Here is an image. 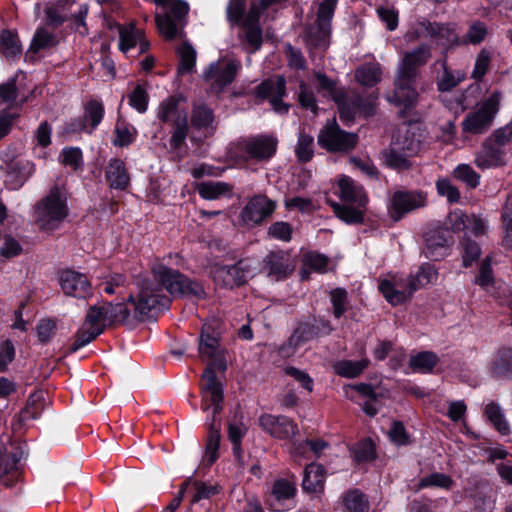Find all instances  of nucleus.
Returning a JSON list of instances; mask_svg holds the SVG:
<instances>
[{"label": "nucleus", "instance_id": "f257e3e1", "mask_svg": "<svg viewBox=\"0 0 512 512\" xmlns=\"http://www.w3.org/2000/svg\"><path fill=\"white\" fill-rule=\"evenodd\" d=\"M171 299L157 293L150 284L142 285L136 294L129 293L121 301H102V304L91 305L85 315L84 324L105 323L107 327L125 325L130 318L133 306V318L144 321L155 311L168 309Z\"/></svg>", "mask_w": 512, "mask_h": 512}, {"label": "nucleus", "instance_id": "f03ea898", "mask_svg": "<svg viewBox=\"0 0 512 512\" xmlns=\"http://www.w3.org/2000/svg\"><path fill=\"white\" fill-rule=\"evenodd\" d=\"M430 56V48L421 45L411 52H406L397 69L394 94L387 97V100L396 105H404V109L399 113V117L404 119L402 125L412 126L423 123L422 116L411 107L418 98L416 85L420 76L419 68L428 61Z\"/></svg>", "mask_w": 512, "mask_h": 512}, {"label": "nucleus", "instance_id": "7ed1b4c3", "mask_svg": "<svg viewBox=\"0 0 512 512\" xmlns=\"http://www.w3.org/2000/svg\"><path fill=\"white\" fill-rule=\"evenodd\" d=\"M151 273L157 285L167 291L174 299H186L199 302L207 298L203 283L190 278L178 269L171 268L162 263H156Z\"/></svg>", "mask_w": 512, "mask_h": 512}, {"label": "nucleus", "instance_id": "20e7f679", "mask_svg": "<svg viewBox=\"0 0 512 512\" xmlns=\"http://www.w3.org/2000/svg\"><path fill=\"white\" fill-rule=\"evenodd\" d=\"M319 90H325L338 105L339 117L345 125H350L356 116L371 117L376 112L374 100L365 99L358 93L348 95L343 89L336 86V82L324 73H315Z\"/></svg>", "mask_w": 512, "mask_h": 512}, {"label": "nucleus", "instance_id": "39448f33", "mask_svg": "<svg viewBox=\"0 0 512 512\" xmlns=\"http://www.w3.org/2000/svg\"><path fill=\"white\" fill-rule=\"evenodd\" d=\"M278 139L273 134H258L248 137H240L231 142L229 155L237 164H248L250 161L257 163L268 162L276 154Z\"/></svg>", "mask_w": 512, "mask_h": 512}, {"label": "nucleus", "instance_id": "423d86ee", "mask_svg": "<svg viewBox=\"0 0 512 512\" xmlns=\"http://www.w3.org/2000/svg\"><path fill=\"white\" fill-rule=\"evenodd\" d=\"M67 197L57 185L34 205L35 223L40 231L52 232L58 229L68 217Z\"/></svg>", "mask_w": 512, "mask_h": 512}, {"label": "nucleus", "instance_id": "0eeeda50", "mask_svg": "<svg viewBox=\"0 0 512 512\" xmlns=\"http://www.w3.org/2000/svg\"><path fill=\"white\" fill-rule=\"evenodd\" d=\"M437 277L438 273L434 266L430 263H424L420 266L416 275H409L407 277L406 289L399 290L395 283L389 279H384L379 283V291L389 304L397 306L405 303L412 297L414 292L432 283Z\"/></svg>", "mask_w": 512, "mask_h": 512}, {"label": "nucleus", "instance_id": "6e6552de", "mask_svg": "<svg viewBox=\"0 0 512 512\" xmlns=\"http://www.w3.org/2000/svg\"><path fill=\"white\" fill-rule=\"evenodd\" d=\"M512 130H494L475 154V165L482 169L506 165V146L511 142Z\"/></svg>", "mask_w": 512, "mask_h": 512}, {"label": "nucleus", "instance_id": "1a4fd4ad", "mask_svg": "<svg viewBox=\"0 0 512 512\" xmlns=\"http://www.w3.org/2000/svg\"><path fill=\"white\" fill-rule=\"evenodd\" d=\"M427 205V193L423 190L400 188L391 194L386 208L389 218L396 223Z\"/></svg>", "mask_w": 512, "mask_h": 512}, {"label": "nucleus", "instance_id": "9d476101", "mask_svg": "<svg viewBox=\"0 0 512 512\" xmlns=\"http://www.w3.org/2000/svg\"><path fill=\"white\" fill-rule=\"evenodd\" d=\"M198 352L202 358L209 359V363L202 373V379H205L206 372L209 369L213 373H216V370L226 371L225 350L220 347V337L216 335V331L211 325H203L201 329Z\"/></svg>", "mask_w": 512, "mask_h": 512}, {"label": "nucleus", "instance_id": "9b49d317", "mask_svg": "<svg viewBox=\"0 0 512 512\" xmlns=\"http://www.w3.org/2000/svg\"><path fill=\"white\" fill-rule=\"evenodd\" d=\"M201 393L203 410L207 411L212 407L208 424H215L217 428L221 429V420L218 419V416L223 410L224 390L216 373L210 369L206 372L205 379H202Z\"/></svg>", "mask_w": 512, "mask_h": 512}, {"label": "nucleus", "instance_id": "f8f14e48", "mask_svg": "<svg viewBox=\"0 0 512 512\" xmlns=\"http://www.w3.org/2000/svg\"><path fill=\"white\" fill-rule=\"evenodd\" d=\"M214 281L223 288L233 289L247 283L252 277V267L249 259H240L234 264H216L214 266Z\"/></svg>", "mask_w": 512, "mask_h": 512}, {"label": "nucleus", "instance_id": "ddd939ff", "mask_svg": "<svg viewBox=\"0 0 512 512\" xmlns=\"http://www.w3.org/2000/svg\"><path fill=\"white\" fill-rule=\"evenodd\" d=\"M277 208V202L266 194H256L250 197L241 209V220L248 226H261L269 220Z\"/></svg>", "mask_w": 512, "mask_h": 512}, {"label": "nucleus", "instance_id": "4468645a", "mask_svg": "<svg viewBox=\"0 0 512 512\" xmlns=\"http://www.w3.org/2000/svg\"><path fill=\"white\" fill-rule=\"evenodd\" d=\"M239 69L240 62L238 60L217 61L208 66L203 74V79L206 82H211L210 91L212 93L220 94L235 80Z\"/></svg>", "mask_w": 512, "mask_h": 512}, {"label": "nucleus", "instance_id": "2eb2a0df", "mask_svg": "<svg viewBox=\"0 0 512 512\" xmlns=\"http://www.w3.org/2000/svg\"><path fill=\"white\" fill-rule=\"evenodd\" d=\"M256 98L268 100L277 113H287L289 104L283 101L286 95V80L283 75H276L263 80L253 91Z\"/></svg>", "mask_w": 512, "mask_h": 512}, {"label": "nucleus", "instance_id": "dca6fc26", "mask_svg": "<svg viewBox=\"0 0 512 512\" xmlns=\"http://www.w3.org/2000/svg\"><path fill=\"white\" fill-rule=\"evenodd\" d=\"M258 424L265 433L278 440H290L299 433L297 423L286 415L263 413Z\"/></svg>", "mask_w": 512, "mask_h": 512}, {"label": "nucleus", "instance_id": "f3484780", "mask_svg": "<svg viewBox=\"0 0 512 512\" xmlns=\"http://www.w3.org/2000/svg\"><path fill=\"white\" fill-rule=\"evenodd\" d=\"M334 330L329 319L320 315H310L297 322L293 333L304 345L312 340L330 336Z\"/></svg>", "mask_w": 512, "mask_h": 512}, {"label": "nucleus", "instance_id": "a211bd4d", "mask_svg": "<svg viewBox=\"0 0 512 512\" xmlns=\"http://www.w3.org/2000/svg\"><path fill=\"white\" fill-rule=\"evenodd\" d=\"M59 284L66 296L86 300L93 296V287L87 275L73 269L60 272Z\"/></svg>", "mask_w": 512, "mask_h": 512}, {"label": "nucleus", "instance_id": "6ab92c4d", "mask_svg": "<svg viewBox=\"0 0 512 512\" xmlns=\"http://www.w3.org/2000/svg\"><path fill=\"white\" fill-rule=\"evenodd\" d=\"M358 140L357 133L346 130H320L318 135L319 146L329 153H348L356 147Z\"/></svg>", "mask_w": 512, "mask_h": 512}, {"label": "nucleus", "instance_id": "aec40b11", "mask_svg": "<svg viewBox=\"0 0 512 512\" xmlns=\"http://www.w3.org/2000/svg\"><path fill=\"white\" fill-rule=\"evenodd\" d=\"M185 99L182 95H172L159 105L158 118L163 125H172L174 128H188V118L185 109L180 104Z\"/></svg>", "mask_w": 512, "mask_h": 512}, {"label": "nucleus", "instance_id": "412c9836", "mask_svg": "<svg viewBox=\"0 0 512 512\" xmlns=\"http://www.w3.org/2000/svg\"><path fill=\"white\" fill-rule=\"evenodd\" d=\"M500 93L493 92L479 108L467 115L463 121V128H485L491 125L499 110Z\"/></svg>", "mask_w": 512, "mask_h": 512}, {"label": "nucleus", "instance_id": "4be33fe9", "mask_svg": "<svg viewBox=\"0 0 512 512\" xmlns=\"http://www.w3.org/2000/svg\"><path fill=\"white\" fill-rule=\"evenodd\" d=\"M424 241L425 257L432 261H439L447 255L449 246L453 243V237L449 229L437 228L428 232Z\"/></svg>", "mask_w": 512, "mask_h": 512}, {"label": "nucleus", "instance_id": "5701e85b", "mask_svg": "<svg viewBox=\"0 0 512 512\" xmlns=\"http://www.w3.org/2000/svg\"><path fill=\"white\" fill-rule=\"evenodd\" d=\"M262 269L277 281L286 279L294 270L289 254L283 250L270 251L263 258Z\"/></svg>", "mask_w": 512, "mask_h": 512}, {"label": "nucleus", "instance_id": "b1692460", "mask_svg": "<svg viewBox=\"0 0 512 512\" xmlns=\"http://www.w3.org/2000/svg\"><path fill=\"white\" fill-rule=\"evenodd\" d=\"M338 196L342 204H360V207H367L369 197L365 188L347 175H341L337 181Z\"/></svg>", "mask_w": 512, "mask_h": 512}, {"label": "nucleus", "instance_id": "393cba45", "mask_svg": "<svg viewBox=\"0 0 512 512\" xmlns=\"http://www.w3.org/2000/svg\"><path fill=\"white\" fill-rule=\"evenodd\" d=\"M489 375L496 380H512V347L500 346L488 364Z\"/></svg>", "mask_w": 512, "mask_h": 512}, {"label": "nucleus", "instance_id": "a878e982", "mask_svg": "<svg viewBox=\"0 0 512 512\" xmlns=\"http://www.w3.org/2000/svg\"><path fill=\"white\" fill-rule=\"evenodd\" d=\"M105 179L111 189L126 191L131 184L130 173L124 160L113 157L105 167Z\"/></svg>", "mask_w": 512, "mask_h": 512}, {"label": "nucleus", "instance_id": "bb28decb", "mask_svg": "<svg viewBox=\"0 0 512 512\" xmlns=\"http://www.w3.org/2000/svg\"><path fill=\"white\" fill-rule=\"evenodd\" d=\"M33 164L29 161L12 160L7 164L5 187L9 190L20 189L32 174Z\"/></svg>", "mask_w": 512, "mask_h": 512}, {"label": "nucleus", "instance_id": "cd10ccee", "mask_svg": "<svg viewBox=\"0 0 512 512\" xmlns=\"http://www.w3.org/2000/svg\"><path fill=\"white\" fill-rule=\"evenodd\" d=\"M326 470L323 465L310 463L304 468L302 489L308 493L323 492L325 486Z\"/></svg>", "mask_w": 512, "mask_h": 512}, {"label": "nucleus", "instance_id": "c85d7f7f", "mask_svg": "<svg viewBox=\"0 0 512 512\" xmlns=\"http://www.w3.org/2000/svg\"><path fill=\"white\" fill-rule=\"evenodd\" d=\"M330 206L335 216L347 225L365 223L367 207H360V204H341L337 202H332Z\"/></svg>", "mask_w": 512, "mask_h": 512}, {"label": "nucleus", "instance_id": "c756f323", "mask_svg": "<svg viewBox=\"0 0 512 512\" xmlns=\"http://www.w3.org/2000/svg\"><path fill=\"white\" fill-rule=\"evenodd\" d=\"M90 326L89 329L79 328L75 335L74 341L68 347V352L70 354L76 353L81 348L93 342L98 336L103 334L106 330L105 323H96V324H88Z\"/></svg>", "mask_w": 512, "mask_h": 512}, {"label": "nucleus", "instance_id": "7c9ffc66", "mask_svg": "<svg viewBox=\"0 0 512 512\" xmlns=\"http://www.w3.org/2000/svg\"><path fill=\"white\" fill-rule=\"evenodd\" d=\"M369 365L370 360L365 357L357 361L348 359L338 360L333 364L332 368L336 375L347 379H354L359 377Z\"/></svg>", "mask_w": 512, "mask_h": 512}, {"label": "nucleus", "instance_id": "2f4dec72", "mask_svg": "<svg viewBox=\"0 0 512 512\" xmlns=\"http://www.w3.org/2000/svg\"><path fill=\"white\" fill-rule=\"evenodd\" d=\"M341 503L347 512H368L367 496L358 488H349L341 495Z\"/></svg>", "mask_w": 512, "mask_h": 512}, {"label": "nucleus", "instance_id": "473e14b6", "mask_svg": "<svg viewBox=\"0 0 512 512\" xmlns=\"http://www.w3.org/2000/svg\"><path fill=\"white\" fill-rule=\"evenodd\" d=\"M439 356L433 351H420L409 359V367L415 373L430 374L438 365Z\"/></svg>", "mask_w": 512, "mask_h": 512}, {"label": "nucleus", "instance_id": "72a5a7b5", "mask_svg": "<svg viewBox=\"0 0 512 512\" xmlns=\"http://www.w3.org/2000/svg\"><path fill=\"white\" fill-rule=\"evenodd\" d=\"M207 438L205 443L204 461L212 466L219 458L221 433L215 424H207Z\"/></svg>", "mask_w": 512, "mask_h": 512}, {"label": "nucleus", "instance_id": "f704fd0d", "mask_svg": "<svg viewBox=\"0 0 512 512\" xmlns=\"http://www.w3.org/2000/svg\"><path fill=\"white\" fill-rule=\"evenodd\" d=\"M484 415L487 421L494 427V429L501 435L506 436L510 434V425L505 418L499 404L490 402L485 406Z\"/></svg>", "mask_w": 512, "mask_h": 512}, {"label": "nucleus", "instance_id": "c9c22d12", "mask_svg": "<svg viewBox=\"0 0 512 512\" xmlns=\"http://www.w3.org/2000/svg\"><path fill=\"white\" fill-rule=\"evenodd\" d=\"M197 191L201 198L215 200L231 194L232 186L222 181H204L198 184Z\"/></svg>", "mask_w": 512, "mask_h": 512}, {"label": "nucleus", "instance_id": "e433bc0d", "mask_svg": "<svg viewBox=\"0 0 512 512\" xmlns=\"http://www.w3.org/2000/svg\"><path fill=\"white\" fill-rule=\"evenodd\" d=\"M331 26L315 21L306 28V42L314 48L326 47L330 35Z\"/></svg>", "mask_w": 512, "mask_h": 512}, {"label": "nucleus", "instance_id": "4c0bfd02", "mask_svg": "<svg viewBox=\"0 0 512 512\" xmlns=\"http://www.w3.org/2000/svg\"><path fill=\"white\" fill-rule=\"evenodd\" d=\"M119 30V48L122 52L136 46L139 38L143 37V30L137 29L136 24L131 22L128 26L116 24Z\"/></svg>", "mask_w": 512, "mask_h": 512}, {"label": "nucleus", "instance_id": "58836bf2", "mask_svg": "<svg viewBox=\"0 0 512 512\" xmlns=\"http://www.w3.org/2000/svg\"><path fill=\"white\" fill-rule=\"evenodd\" d=\"M21 50L17 33L7 29L0 32V52L6 58H15L21 54Z\"/></svg>", "mask_w": 512, "mask_h": 512}, {"label": "nucleus", "instance_id": "ea45409f", "mask_svg": "<svg viewBox=\"0 0 512 512\" xmlns=\"http://www.w3.org/2000/svg\"><path fill=\"white\" fill-rule=\"evenodd\" d=\"M295 156L302 164L310 162L314 156V138L301 130L295 146Z\"/></svg>", "mask_w": 512, "mask_h": 512}, {"label": "nucleus", "instance_id": "a19ab883", "mask_svg": "<svg viewBox=\"0 0 512 512\" xmlns=\"http://www.w3.org/2000/svg\"><path fill=\"white\" fill-rule=\"evenodd\" d=\"M441 66L443 69L442 75L437 80L438 90L441 92H448L455 88L460 82L465 79L463 72H456L454 74L447 65V60L444 58L441 60Z\"/></svg>", "mask_w": 512, "mask_h": 512}, {"label": "nucleus", "instance_id": "79ce46f5", "mask_svg": "<svg viewBox=\"0 0 512 512\" xmlns=\"http://www.w3.org/2000/svg\"><path fill=\"white\" fill-rule=\"evenodd\" d=\"M332 305V314L335 319H340L349 309L348 292L345 288L337 287L329 292Z\"/></svg>", "mask_w": 512, "mask_h": 512}, {"label": "nucleus", "instance_id": "37998d69", "mask_svg": "<svg viewBox=\"0 0 512 512\" xmlns=\"http://www.w3.org/2000/svg\"><path fill=\"white\" fill-rule=\"evenodd\" d=\"M381 68L377 64H365L355 71V79L362 85L372 87L381 79Z\"/></svg>", "mask_w": 512, "mask_h": 512}, {"label": "nucleus", "instance_id": "c03bdc74", "mask_svg": "<svg viewBox=\"0 0 512 512\" xmlns=\"http://www.w3.org/2000/svg\"><path fill=\"white\" fill-rule=\"evenodd\" d=\"M460 245L462 246V265L469 268L479 260L482 254L481 247L475 240L467 236L463 237Z\"/></svg>", "mask_w": 512, "mask_h": 512}, {"label": "nucleus", "instance_id": "a18cd8bd", "mask_svg": "<svg viewBox=\"0 0 512 512\" xmlns=\"http://www.w3.org/2000/svg\"><path fill=\"white\" fill-rule=\"evenodd\" d=\"M43 401L44 398L41 392L30 394L25 407L20 411L21 418L25 421L38 419L43 410Z\"/></svg>", "mask_w": 512, "mask_h": 512}, {"label": "nucleus", "instance_id": "49530a36", "mask_svg": "<svg viewBox=\"0 0 512 512\" xmlns=\"http://www.w3.org/2000/svg\"><path fill=\"white\" fill-rule=\"evenodd\" d=\"M214 112L206 104H194L191 123L194 128H207L214 122Z\"/></svg>", "mask_w": 512, "mask_h": 512}, {"label": "nucleus", "instance_id": "de8ad7c7", "mask_svg": "<svg viewBox=\"0 0 512 512\" xmlns=\"http://www.w3.org/2000/svg\"><path fill=\"white\" fill-rule=\"evenodd\" d=\"M243 413L237 409L231 421L228 422V439L230 442H242L248 432V427L243 423Z\"/></svg>", "mask_w": 512, "mask_h": 512}, {"label": "nucleus", "instance_id": "09e8293b", "mask_svg": "<svg viewBox=\"0 0 512 512\" xmlns=\"http://www.w3.org/2000/svg\"><path fill=\"white\" fill-rule=\"evenodd\" d=\"M408 154L398 151L397 148L391 147L385 153L386 165L396 171H407L411 168L412 163L408 159Z\"/></svg>", "mask_w": 512, "mask_h": 512}, {"label": "nucleus", "instance_id": "8fccbe9b", "mask_svg": "<svg viewBox=\"0 0 512 512\" xmlns=\"http://www.w3.org/2000/svg\"><path fill=\"white\" fill-rule=\"evenodd\" d=\"M178 54H179L178 73L179 74L190 73L195 66V61H196L195 49L188 42H184L178 48Z\"/></svg>", "mask_w": 512, "mask_h": 512}, {"label": "nucleus", "instance_id": "3c124183", "mask_svg": "<svg viewBox=\"0 0 512 512\" xmlns=\"http://www.w3.org/2000/svg\"><path fill=\"white\" fill-rule=\"evenodd\" d=\"M357 463L372 462L376 459V446L371 438H365L352 450Z\"/></svg>", "mask_w": 512, "mask_h": 512}, {"label": "nucleus", "instance_id": "603ef678", "mask_svg": "<svg viewBox=\"0 0 512 512\" xmlns=\"http://www.w3.org/2000/svg\"><path fill=\"white\" fill-rule=\"evenodd\" d=\"M60 162L77 172L83 169V153L79 147H65L60 154Z\"/></svg>", "mask_w": 512, "mask_h": 512}, {"label": "nucleus", "instance_id": "864d4df0", "mask_svg": "<svg viewBox=\"0 0 512 512\" xmlns=\"http://www.w3.org/2000/svg\"><path fill=\"white\" fill-rule=\"evenodd\" d=\"M457 180L466 184L470 189H475L480 184V174L468 164H459L453 171Z\"/></svg>", "mask_w": 512, "mask_h": 512}, {"label": "nucleus", "instance_id": "5fc2aeb1", "mask_svg": "<svg viewBox=\"0 0 512 512\" xmlns=\"http://www.w3.org/2000/svg\"><path fill=\"white\" fill-rule=\"evenodd\" d=\"M454 485L453 479L444 473L433 472L419 480V489L428 487H439L450 490Z\"/></svg>", "mask_w": 512, "mask_h": 512}, {"label": "nucleus", "instance_id": "6e6d98bb", "mask_svg": "<svg viewBox=\"0 0 512 512\" xmlns=\"http://www.w3.org/2000/svg\"><path fill=\"white\" fill-rule=\"evenodd\" d=\"M296 492L295 484L284 478L275 480L272 485V494L280 505L282 501L294 498Z\"/></svg>", "mask_w": 512, "mask_h": 512}, {"label": "nucleus", "instance_id": "4d7b16f0", "mask_svg": "<svg viewBox=\"0 0 512 512\" xmlns=\"http://www.w3.org/2000/svg\"><path fill=\"white\" fill-rule=\"evenodd\" d=\"M58 44V40L56 35L52 32H49L46 28H39L31 42L30 51L36 53L41 49L54 47Z\"/></svg>", "mask_w": 512, "mask_h": 512}, {"label": "nucleus", "instance_id": "13d9d810", "mask_svg": "<svg viewBox=\"0 0 512 512\" xmlns=\"http://www.w3.org/2000/svg\"><path fill=\"white\" fill-rule=\"evenodd\" d=\"M302 264L314 272L323 273L329 264V258L319 252L309 251L303 255Z\"/></svg>", "mask_w": 512, "mask_h": 512}, {"label": "nucleus", "instance_id": "bf43d9fd", "mask_svg": "<svg viewBox=\"0 0 512 512\" xmlns=\"http://www.w3.org/2000/svg\"><path fill=\"white\" fill-rule=\"evenodd\" d=\"M501 219L504 228V237L502 239V245L511 248L512 247V198H508L505 202L502 212Z\"/></svg>", "mask_w": 512, "mask_h": 512}, {"label": "nucleus", "instance_id": "052dcab7", "mask_svg": "<svg viewBox=\"0 0 512 512\" xmlns=\"http://www.w3.org/2000/svg\"><path fill=\"white\" fill-rule=\"evenodd\" d=\"M282 371L285 375L290 376L295 381H297L300 384V386L309 393L313 391L314 381L307 372L291 365L283 367Z\"/></svg>", "mask_w": 512, "mask_h": 512}, {"label": "nucleus", "instance_id": "680f3d73", "mask_svg": "<svg viewBox=\"0 0 512 512\" xmlns=\"http://www.w3.org/2000/svg\"><path fill=\"white\" fill-rule=\"evenodd\" d=\"M20 477L18 459L14 456L10 463L5 464L3 473L0 474V485L12 488Z\"/></svg>", "mask_w": 512, "mask_h": 512}, {"label": "nucleus", "instance_id": "e2e57ef3", "mask_svg": "<svg viewBox=\"0 0 512 512\" xmlns=\"http://www.w3.org/2000/svg\"><path fill=\"white\" fill-rule=\"evenodd\" d=\"M292 226L285 221H276L272 223L267 231L270 238L289 242L292 239Z\"/></svg>", "mask_w": 512, "mask_h": 512}, {"label": "nucleus", "instance_id": "0e129e2a", "mask_svg": "<svg viewBox=\"0 0 512 512\" xmlns=\"http://www.w3.org/2000/svg\"><path fill=\"white\" fill-rule=\"evenodd\" d=\"M390 440L398 446H407L412 443L411 436L407 432L403 422L396 420L393 421L390 431Z\"/></svg>", "mask_w": 512, "mask_h": 512}, {"label": "nucleus", "instance_id": "69168bd1", "mask_svg": "<svg viewBox=\"0 0 512 512\" xmlns=\"http://www.w3.org/2000/svg\"><path fill=\"white\" fill-rule=\"evenodd\" d=\"M437 193L447 198L450 204L458 203L460 200V192L458 188L452 185L448 178H440L436 182Z\"/></svg>", "mask_w": 512, "mask_h": 512}, {"label": "nucleus", "instance_id": "338daca9", "mask_svg": "<svg viewBox=\"0 0 512 512\" xmlns=\"http://www.w3.org/2000/svg\"><path fill=\"white\" fill-rule=\"evenodd\" d=\"M103 114L104 107L100 102L91 100L86 104L84 117L91 127H96L100 124Z\"/></svg>", "mask_w": 512, "mask_h": 512}, {"label": "nucleus", "instance_id": "774afa93", "mask_svg": "<svg viewBox=\"0 0 512 512\" xmlns=\"http://www.w3.org/2000/svg\"><path fill=\"white\" fill-rule=\"evenodd\" d=\"M302 345L297 336L292 332L287 340L278 346L276 352L281 359H289L295 355L298 348Z\"/></svg>", "mask_w": 512, "mask_h": 512}]
</instances>
